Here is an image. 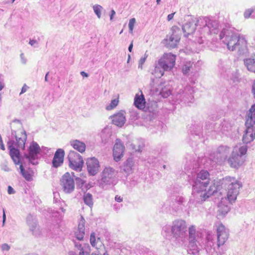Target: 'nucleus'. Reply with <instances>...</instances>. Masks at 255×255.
<instances>
[{
	"mask_svg": "<svg viewBox=\"0 0 255 255\" xmlns=\"http://www.w3.org/2000/svg\"><path fill=\"white\" fill-rule=\"evenodd\" d=\"M244 64L247 69L252 72H255V59L254 58H247L244 60Z\"/></svg>",
	"mask_w": 255,
	"mask_h": 255,
	"instance_id": "2f4dec72",
	"label": "nucleus"
},
{
	"mask_svg": "<svg viewBox=\"0 0 255 255\" xmlns=\"http://www.w3.org/2000/svg\"><path fill=\"white\" fill-rule=\"evenodd\" d=\"M190 69V65H188L187 64H185L183 66V68H182V72H183V74L184 75L188 74L189 73Z\"/></svg>",
	"mask_w": 255,
	"mask_h": 255,
	"instance_id": "c03bdc74",
	"label": "nucleus"
},
{
	"mask_svg": "<svg viewBox=\"0 0 255 255\" xmlns=\"http://www.w3.org/2000/svg\"><path fill=\"white\" fill-rule=\"evenodd\" d=\"M125 149V146L122 141L120 139H117L113 147V153L114 159L116 162L120 161L123 156Z\"/></svg>",
	"mask_w": 255,
	"mask_h": 255,
	"instance_id": "aec40b11",
	"label": "nucleus"
},
{
	"mask_svg": "<svg viewBox=\"0 0 255 255\" xmlns=\"http://www.w3.org/2000/svg\"><path fill=\"white\" fill-rule=\"evenodd\" d=\"M209 26L211 27V34H216L218 32L217 28L218 27V22L216 20H211L208 22Z\"/></svg>",
	"mask_w": 255,
	"mask_h": 255,
	"instance_id": "e433bc0d",
	"label": "nucleus"
},
{
	"mask_svg": "<svg viewBox=\"0 0 255 255\" xmlns=\"http://www.w3.org/2000/svg\"><path fill=\"white\" fill-rule=\"evenodd\" d=\"M75 247L80 251L78 255H89L90 253V248L88 244H81L74 241ZM69 255H76V253L74 252H70Z\"/></svg>",
	"mask_w": 255,
	"mask_h": 255,
	"instance_id": "a878e982",
	"label": "nucleus"
},
{
	"mask_svg": "<svg viewBox=\"0 0 255 255\" xmlns=\"http://www.w3.org/2000/svg\"><path fill=\"white\" fill-rule=\"evenodd\" d=\"M188 246L187 252L190 255H195L199 252V246L202 240V234L196 231L195 227L191 226L188 229Z\"/></svg>",
	"mask_w": 255,
	"mask_h": 255,
	"instance_id": "0eeeda50",
	"label": "nucleus"
},
{
	"mask_svg": "<svg viewBox=\"0 0 255 255\" xmlns=\"http://www.w3.org/2000/svg\"><path fill=\"white\" fill-rule=\"evenodd\" d=\"M4 80L1 77H0V91L1 90L4 88Z\"/></svg>",
	"mask_w": 255,
	"mask_h": 255,
	"instance_id": "6e6d98bb",
	"label": "nucleus"
},
{
	"mask_svg": "<svg viewBox=\"0 0 255 255\" xmlns=\"http://www.w3.org/2000/svg\"><path fill=\"white\" fill-rule=\"evenodd\" d=\"M83 200L85 204L91 207L93 205V197L91 194L87 193L84 194L83 196Z\"/></svg>",
	"mask_w": 255,
	"mask_h": 255,
	"instance_id": "c9c22d12",
	"label": "nucleus"
},
{
	"mask_svg": "<svg viewBox=\"0 0 255 255\" xmlns=\"http://www.w3.org/2000/svg\"><path fill=\"white\" fill-rule=\"evenodd\" d=\"M176 56L171 53H166L158 60L154 69L156 77L160 78L164 71H170L175 64Z\"/></svg>",
	"mask_w": 255,
	"mask_h": 255,
	"instance_id": "423d86ee",
	"label": "nucleus"
},
{
	"mask_svg": "<svg viewBox=\"0 0 255 255\" xmlns=\"http://www.w3.org/2000/svg\"><path fill=\"white\" fill-rule=\"evenodd\" d=\"M102 6L99 4H95L93 6V10L98 18H100L101 16V10Z\"/></svg>",
	"mask_w": 255,
	"mask_h": 255,
	"instance_id": "a19ab883",
	"label": "nucleus"
},
{
	"mask_svg": "<svg viewBox=\"0 0 255 255\" xmlns=\"http://www.w3.org/2000/svg\"><path fill=\"white\" fill-rule=\"evenodd\" d=\"M220 39L227 45L228 48L232 51L238 50L240 55L247 52V43L245 39L240 37L238 34L232 30L224 28L219 35Z\"/></svg>",
	"mask_w": 255,
	"mask_h": 255,
	"instance_id": "f03ea898",
	"label": "nucleus"
},
{
	"mask_svg": "<svg viewBox=\"0 0 255 255\" xmlns=\"http://www.w3.org/2000/svg\"><path fill=\"white\" fill-rule=\"evenodd\" d=\"M172 237L176 244L182 245L186 241L187 225L183 220H176L172 224Z\"/></svg>",
	"mask_w": 255,
	"mask_h": 255,
	"instance_id": "6e6552de",
	"label": "nucleus"
},
{
	"mask_svg": "<svg viewBox=\"0 0 255 255\" xmlns=\"http://www.w3.org/2000/svg\"><path fill=\"white\" fill-rule=\"evenodd\" d=\"M0 149L2 150H5V146L3 144V141L1 135L0 134Z\"/></svg>",
	"mask_w": 255,
	"mask_h": 255,
	"instance_id": "864d4df0",
	"label": "nucleus"
},
{
	"mask_svg": "<svg viewBox=\"0 0 255 255\" xmlns=\"http://www.w3.org/2000/svg\"><path fill=\"white\" fill-rule=\"evenodd\" d=\"M217 119L218 118L217 116L214 115L210 116L206 122L205 128L207 129H211V131H214L217 133H222L223 134L231 129L232 125L227 121L224 120L222 122L213 124V122Z\"/></svg>",
	"mask_w": 255,
	"mask_h": 255,
	"instance_id": "1a4fd4ad",
	"label": "nucleus"
},
{
	"mask_svg": "<svg viewBox=\"0 0 255 255\" xmlns=\"http://www.w3.org/2000/svg\"><path fill=\"white\" fill-rule=\"evenodd\" d=\"M162 234L166 239H170L172 237V226L166 225L162 228Z\"/></svg>",
	"mask_w": 255,
	"mask_h": 255,
	"instance_id": "473e14b6",
	"label": "nucleus"
},
{
	"mask_svg": "<svg viewBox=\"0 0 255 255\" xmlns=\"http://www.w3.org/2000/svg\"><path fill=\"white\" fill-rule=\"evenodd\" d=\"M85 220L84 217L81 216L79 222L77 230L75 232V236L77 240L82 241L85 236Z\"/></svg>",
	"mask_w": 255,
	"mask_h": 255,
	"instance_id": "5701e85b",
	"label": "nucleus"
},
{
	"mask_svg": "<svg viewBox=\"0 0 255 255\" xmlns=\"http://www.w3.org/2000/svg\"><path fill=\"white\" fill-rule=\"evenodd\" d=\"M231 152V148L230 146L221 145L217 148L216 151L210 154V158L213 162L222 164L225 161H227Z\"/></svg>",
	"mask_w": 255,
	"mask_h": 255,
	"instance_id": "9d476101",
	"label": "nucleus"
},
{
	"mask_svg": "<svg viewBox=\"0 0 255 255\" xmlns=\"http://www.w3.org/2000/svg\"><path fill=\"white\" fill-rule=\"evenodd\" d=\"M112 123L113 124L122 127L125 123L126 117L124 114V112L121 111L111 117Z\"/></svg>",
	"mask_w": 255,
	"mask_h": 255,
	"instance_id": "bb28decb",
	"label": "nucleus"
},
{
	"mask_svg": "<svg viewBox=\"0 0 255 255\" xmlns=\"http://www.w3.org/2000/svg\"><path fill=\"white\" fill-rule=\"evenodd\" d=\"M186 22L182 25V29L185 37L193 34L196 28L195 18L191 15L185 16Z\"/></svg>",
	"mask_w": 255,
	"mask_h": 255,
	"instance_id": "2eb2a0df",
	"label": "nucleus"
},
{
	"mask_svg": "<svg viewBox=\"0 0 255 255\" xmlns=\"http://www.w3.org/2000/svg\"><path fill=\"white\" fill-rule=\"evenodd\" d=\"M171 94L170 89L166 87L162 88L160 91V95L164 98L168 97Z\"/></svg>",
	"mask_w": 255,
	"mask_h": 255,
	"instance_id": "4c0bfd02",
	"label": "nucleus"
},
{
	"mask_svg": "<svg viewBox=\"0 0 255 255\" xmlns=\"http://www.w3.org/2000/svg\"><path fill=\"white\" fill-rule=\"evenodd\" d=\"M80 74L83 76V77H88V73H86L84 71H81L80 72Z\"/></svg>",
	"mask_w": 255,
	"mask_h": 255,
	"instance_id": "0e129e2a",
	"label": "nucleus"
},
{
	"mask_svg": "<svg viewBox=\"0 0 255 255\" xmlns=\"http://www.w3.org/2000/svg\"><path fill=\"white\" fill-rule=\"evenodd\" d=\"M171 34L167 36V38L163 40V43L168 48H174L176 47L179 42L181 38V31L179 27L173 26L171 28Z\"/></svg>",
	"mask_w": 255,
	"mask_h": 255,
	"instance_id": "f8f14e48",
	"label": "nucleus"
},
{
	"mask_svg": "<svg viewBox=\"0 0 255 255\" xmlns=\"http://www.w3.org/2000/svg\"><path fill=\"white\" fill-rule=\"evenodd\" d=\"M252 93L254 95V98H255V81L252 86Z\"/></svg>",
	"mask_w": 255,
	"mask_h": 255,
	"instance_id": "e2e57ef3",
	"label": "nucleus"
},
{
	"mask_svg": "<svg viewBox=\"0 0 255 255\" xmlns=\"http://www.w3.org/2000/svg\"><path fill=\"white\" fill-rule=\"evenodd\" d=\"M49 74V72H48L46 74V75H45V79H44L45 82H48V76Z\"/></svg>",
	"mask_w": 255,
	"mask_h": 255,
	"instance_id": "774afa93",
	"label": "nucleus"
},
{
	"mask_svg": "<svg viewBox=\"0 0 255 255\" xmlns=\"http://www.w3.org/2000/svg\"><path fill=\"white\" fill-rule=\"evenodd\" d=\"M40 152L41 148L38 144L33 141L28 148V153L24 154L23 159L27 160L28 164L36 165L38 164L37 159Z\"/></svg>",
	"mask_w": 255,
	"mask_h": 255,
	"instance_id": "9b49d317",
	"label": "nucleus"
},
{
	"mask_svg": "<svg viewBox=\"0 0 255 255\" xmlns=\"http://www.w3.org/2000/svg\"><path fill=\"white\" fill-rule=\"evenodd\" d=\"M26 222L33 235L37 236L40 235V232L37 226V221L35 216L30 214H29L26 218Z\"/></svg>",
	"mask_w": 255,
	"mask_h": 255,
	"instance_id": "412c9836",
	"label": "nucleus"
},
{
	"mask_svg": "<svg viewBox=\"0 0 255 255\" xmlns=\"http://www.w3.org/2000/svg\"><path fill=\"white\" fill-rule=\"evenodd\" d=\"M115 200L118 202H121L123 201V198L121 197V196H119L118 195H116L115 196Z\"/></svg>",
	"mask_w": 255,
	"mask_h": 255,
	"instance_id": "13d9d810",
	"label": "nucleus"
},
{
	"mask_svg": "<svg viewBox=\"0 0 255 255\" xmlns=\"http://www.w3.org/2000/svg\"><path fill=\"white\" fill-rule=\"evenodd\" d=\"M218 210L219 215L225 216L230 211V208L227 205L220 206Z\"/></svg>",
	"mask_w": 255,
	"mask_h": 255,
	"instance_id": "58836bf2",
	"label": "nucleus"
},
{
	"mask_svg": "<svg viewBox=\"0 0 255 255\" xmlns=\"http://www.w3.org/2000/svg\"><path fill=\"white\" fill-rule=\"evenodd\" d=\"M245 126L246 129L242 140L244 143L248 144L255 139V104L247 113Z\"/></svg>",
	"mask_w": 255,
	"mask_h": 255,
	"instance_id": "7ed1b4c3",
	"label": "nucleus"
},
{
	"mask_svg": "<svg viewBox=\"0 0 255 255\" xmlns=\"http://www.w3.org/2000/svg\"><path fill=\"white\" fill-rule=\"evenodd\" d=\"M101 182L105 184L113 183L116 176L115 170L110 167H105L102 173Z\"/></svg>",
	"mask_w": 255,
	"mask_h": 255,
	"instance_id": "dca6fc26",
	"label": "nucleus"
},
{
	"mask_svg": "<svg viewBox=\"0 0 255 255\" xmlns=\"http://www.w3.org/2000/svg\"><path fill=\"white\" fill-rule=\"evenodd\" d=\"M9 155L15 165L21 164L25 162V159L21 157L19 149L17 148H12L10 149Z\"/></svg>",
	"mask_w": 255,
	"mask_h": 255,
	"instance_id": "b1692460",
	"label": "nucleus"
},
{
	"mask_svg": "<svg viewBox=\"0 0 255 255\" xmlns=\"http://www.w3.org/2000/svg\"><path fill=\"white\" fill-rule=\"evenodd\" d=\"M15 144V142L14 140H9L8 142H7V147H8V149L9 150H10V149L12 148H15L14 147V145Z\"/></svg>",
	"mask_w": 255,
	"mask_h": 255,
	"instance_id": "09e8293b",
	"label": "nucleus"
},
{
	"mask_svg": "<svg viewBox=\"0 0 255 255\" xmlns=\"http://www.w3.org/2000/svg\"><path fill=\"white\" fill-rule=\"evenodd\" d=\"M132 47H133V43H132V41L131 42V43L129 44L128 48V50L130 52H131L132 51Z\"/></svg>",
	"mask_w": 255,
	"mask_h": 255,
	"instance_id": "69168bd1",
	"label": "nucleus"
},
{
	"mask_svg": "<svg viewBox=\"0 0 255 255\" xmlns=\"http://www.w3.org/2000/svg\"><path fill=\"white\" fill-rule=\"evenodd\" d=\"M119 100L118 99H114L112 100L111 104L106 107L107 110H111L115 108L118 104Z\"/></svg>",
	"mask_w": 255,
	"mask_h": 255,
	"instance_id": "79ce46f5",
	"label": "nucleus"
},
{
	"mask_svg": "<svg viewBox=\"0 0 255 255\" xmlns=\"http://www.w3.org/2000/svg\"><path fill=\"white\" fill-rule=\"evenodd\" d=\"M253 11L254 9L252 8L246 10L244 12V17L245 18H249Z\"/></svg>",
	"mask_w": 255,
	"mask_h": 255,
	"instance_id": "49530a36",
	"label": "nucleus"
},
{
	"mask_svg": "<svg viewBox=\"0 0 255 255\" xmlns=\"http://www.w3.org/2000/svg\"><path fill=\"white\" fill-rule=\"evenodd\" d=\"M25 162L20 164L19 169L20 170V173L26 180L30 181L32 179V176L28 172L25 170L23 165H25Z\"/></svg>",
	"mask_w": 255,
	"mask_h": 255,
	"instance_id": "72a5a7b5",
	"label": "nucleus"
},
{
	"mask_svg": "<svg viewBox=\"0 0 255 255\" xmlns=\"http://www.w3.org/2000/svg\"><path fill=\"white\" fill-rule=\"evenodd\" d=\"M220 182V190L222 188H227V198L231 203L234 202L239 193V189L242 187V183L237 180L235 178L226 176L218 181Z\"/></svg>",
	"mask_w": 255,
	"mask_h": 255,
	"instance_id": "20e7f679",
	"label": "nucleus"
},
{
	"mask_svg": "<svg viewBox=\"0 0 255 255\" xmlns=\"http://www.w3.org/2000/svg\"><path fill=\"white\" fill-rule=\"evenodd\" d=\"M175 201L178 203L179 205H182L185 201V199L183 197L181 196L177 197Z\"/></svg>",
	"mask_w": 255,
	"mask_h": 255,
	"instance_id": "8fccbe9b",
	"label": "nucleus"
},
{
	"mask_svg": "<svg viewBox=\"0 0 255 255\" xmlns=\"http://www.w3.org/2000/svg\"><path fill=\"white\" fill-rule=\"evenodd\" d=\"M174 14H175V12L168 14L167 16V20L168 21L171 20L173 18Z\"/></svg>",
	"mask_w": 255,
	"mask_h": 255,
	"instance_id": "680f3d73",
	"label": "nucleus"
},
{
	"mask_svg": "<svg viewBox=\"0 0 255 255\" xmlns=\"http://www.w3.org/2000/svg\"><path fill=\"white\" fill-rule=\"evenodd\" d=\"M6 221V215L5 213V210L3 209V214H2V226H4L5 222Z\"/></svg>",
	"mask_w": 255,
	"mask_h": 255,
	"instance_id": "5fc2aeb1",
	"label": "nucleus"
},
{
	"mask_svg": "<svg viewBox=\"0 0 255 255\" xmlns=\"http://www.w3.org/2000/svg\"><path fill=\"white\" fill-rule=\"evenodd\" d=\"M133 165L134 161L133 158L132 157H128L121 166V169L127 174H129L132 171Z\"/></svg>",
	"mask_w": 255,
	"mask_h": 255,
	"instance_id": "cd10ccee",
	"label": "nucleus"
},
{
	"mask_svg": "<svg viewBox=\"0 0 255 255\" xmlns=\"http://www.w3.org/2000/svg\"><path fill=\"white\" fill-rule=\"evenodd\" d=\"M16 145L17 148L21 149H25V144L27 139V134L26 131L24 130L21 132V136L16 137Z\"/></svg>",
	"mask_w": 255,
	"mask_h": 255,
	"instance_id": "c756f323",
	"label": "nucleus"
},
{
	"mask_svg": "<svg viewBox=\"0 0 255 255\" xmlns=\"http://www.w3.org/2000/svg\"><path fill=\"white\" fill-rule=\"evenodd\" d=\"M210 21V19L206 17L195 19L196 27H198L201 33L210 34L211 27L208 24Z\"/></svg>",
	"mask_w": 255,
	"mask_h": 255,
	"instance_id": "f3484780",
	"label": "nucleus"
},
{
	"mask_svg": "<svg viewBox=\"0 0 255 255\" xmlns=\"http://www.w3.org/2000/svg\"><path fill=\"white\" fill-rule=\"evenodd\" d=\"M1 249L2 251H8L10 247L6 244H3L1 246Z\"/></svg>",
	"mask_w": 255,
	"mask_h": 255,
	"instance_id": "3c124183",
	"label": "nucleus"
},
{
	"mask_svg": "<svg viewBox=\"0 0 255 255\" xmlns=\"http://www.w3.org/2000/svg\"><path fill=\"white\" fill-rule=\"evenodd\" d=\"M69 166L70 168L77 171L82 170L84 161L81 155L75 151L71 150L68 155Z\"/></svg>",
	"mask_w": 255,
	"mask_h": 255,
	"instance_id": "ddd939ff",
	"label": "nucleus"
},
{
	"mask_svg": "<svg viewBox=\"0 0 255 255\" xmlns=\"http://www.w3.org/2000/svg\"><path fill=\"white\" fill-rule=\"evenodd\" d=\"M72 176L74 177L77 186L79 188H82L84 185L85 181L83 180L79 177L75 176L74 173H72Z\"/></svg>",
	"mask_w": 255,
	"mask_h": 255,
	"instance_id": "ea45409f",
	"label": "nucleus"
},
{
	"mask_svg": "<svg viewBox=\"0 0 255 255\" xmlns=\"http://www.w3.org/2000/svg\"><path fill=\"white\" fill-rule=\"evenodd\" d=\"M217 245L218 247L223 246L229 237V232L225 227L221 224L217 229Z\"/></svg>",
	"mask_w": 255,
	"mask_h": 255,
	"instance_id": "6ab92c4d",
	"label": "nucleus"
},
{
	"mask_svg": "<svg viewBox=\"0 0 255 255\" xmlns=\"http://www.w3.org/2000/svg\"><path fill=\"white\" fill-rule=\"evenodd\" d=\"M28 88V87L25 84H24L21 89V91L20 94L25 93L27 91Z\"/></svg>",
	"mask_w": 255,
	"mask_h": 255,
	"instance_id": "4d7b16f0",
	"label": "nucleus"
},
{
	"mask_svg": "<svg viewBox=\"0 0 255 255\" xmlns=\"http://www.w3.org/2000/svg\"><path fill=\"white\" fill-rule=\"evenodd\" d=\"M90 243L93 247H95L98 243H102L101 238L96 236L95 233L92 232L90 235Z\"/></svg>",
	"mask_w": 255,
	"mask_h": 255,
	"instance_id": "f704fd0d",
	"label": "nucleus"
},
{
	"mask_svg": "<svg viewBox=\"0 0 255 255\" xmlns=\"http://www.w3.org/2000/svg\"><path fill=\"white\" fill-rule=\"evenodd\" d=\"M193 93V88L190 86H187L185 88L182 94L179 98H181L182 100L185 102H191L194 99Z\"/></svg>",
	"mask_w": 255,
	"mask_h": 255,
	"instance_id": "393cba45",
	"label": "nucleus"
},
{
	"mask_svg": "<svg viewBox=\"0 0 255 255\" xmlns=\"http://www.w3.org/2000/svg\"><path fill=\"white\" fill-rule=\"evenodd\" d=\"M7 192L9 194H12L15 193V191L11 186H8L7 188Z\"/></svg>",
	"mask_w": 255,
	"mask_h": 255,
	"instance_id": "603ef678",
	"label": "nucleus"
},
{
	"mask_svg": "<svg viewBox=\"0 0 255 255\" xmlns=\"http://www.w3.org/2000/svg\"><path fill=\"white\" fill-rule=\"evenodd\" d=\"M29 44L32 46H33L35 48H37L38 47V41L34 39H30Z\"/></svg>",
	"mask_w": 255,
	"mask_h": 255,
	"instance_id": "de8ad7c7",
	"label": "nucleus"
},
{
	"mask_svg": "<svg viewBox=\"0 0 255 255\" xmlns=\"http://www.w3.org/2000/svg\"><path fill=\"white\" fill-rule=\"evenodd\" d=\"M60 185L64 193L70 194L75 189V181L72 176L69 172L65 173L60 180Z\"/></svg>",
	"mask_w": 255,
	"mask_h": 255,
	"instance_id": "4468645a",
	"label": "nucleus"
},
{
	"mask_svg": "<svg viewBox=\"0 0 255 255\" xmlns=\"http://www.w3.org/2000/svg\"><path fill=\"white\" fill-rule=\"evenodd\" d=\"M146 58H147V56H146V54L144 55V57L140 58V59L139 60V62H138V68H140V69L142 68V65L145 62Z\"/></svg>",
	"mask_w": 255,
	"mask_h": 255,
	"instance_id": "a18cd8bd",
	"label": "nucleus"
},
{
	"mask_svg": "<svg viewBox=\"0 0 255 255\" xmlns=\"http://www.w3.org/2000/svg\"><path fill=\"white\" fill-rule=\"evenodd\" d=\"M70 145L76 150L81 153H83L85 151L86 144L84 142L79 140L75 139L71 140Z\"/></svg>",
	"mask_w": 255,
	"mask_h": 255,
	"instance_id": "c85d7f7f",
	"label": "nucleus"
},
{
	"mask_svg": "<svg viewBox=\"0 0 255 255\" xmlns=\"http://www.w3.org/2000/svg\"><path fill=\"white\" fill-rule=\"evenodd\" d=\"M145 101L143 95L139 96L136 94L134 97V105L138 109H142L145 108Z\"/></svg>",
	"mask_w": 255,
	"mask_h": 255,
	"instance_id": "7c9ffc66",
	"label": "nucleus"
},
{
	"mask_svg": "<svg viewBox=\"0 0 255 255\" xmlns=\"http://www.w3.org/2000/svg\"><path fill=\"white\" fill-rule=\"evenodd\" d=\"M192 187V193L189 203L195 206L202 204L215 193L220 191V182L215 181L210 185V174L207 170H202L196 174L189 175L187 179Z\"/></svg>",
	"mask_w": 255,
	"mask_h": 255,
	"instance_id": "f257e3e1",
	"label": "nucleus"
},
{
	"mask_svg": "<svg viewBox=\"0 0 255 255\" xmlns=\"http://www.w3.org/2000/svg\"><path fill=\"white\" fill-rule=\"evenodd\" d=\"M135 22V19L134 18H132L129 20V21L128 23V28H129V32H130V33L132 32V31L133 29V27H134V24Z\"/></svg>",
	"mask_w": 255,
	"mask_h": 255,
	"instance_id": "37998d69",
	"label": "nucleus"
},
{
	"mask_svg": "<svg viewBox=\"0 0 255 255\" xmlns=\"http://www.w3.org/2000/svg\"><path fill=\"white\" fill-rule=\"evenodd\" d=\"M248 146L246 145L239 147H235L228 157L227 162L232 168H239L242 166L246 159Z\"/></svg>",
	"mask_w": 255,
	"mask_h": 255,
	"instance_id": "39448f33",
	"label": "nucleus"
},
{
	"mask_svg": "<svg viewBox=\"0 0 255 255\" xmlns=\"http://www.w3.org/2000/svg\"><path fill=\"white\" fill-rule=\"evenodd\" d=\"M86 164L87 171L90 176H95L99 171V162L95 157L88 158L87 160Z\"/></svg>",
	"mask_w": 255,
	"mask_h": 255,
	"instance_id": "a211bd4d",
	"label": "nucleus"
},
{
	"mask_svg": "<svg viewBox=\"0 0 255 255\" xmlns=\"http://www.w3.org/2000/svg\"><path fill=\"white\" fill-rule=\"evenodd\" d=\"M64 155L65 151L63 149L58 148L57 149L52 159V166L54 168L60 166L63 163Z\"/></svg>",
	"mask_w": 255,
	"mask_h": 255,
	"instance_id": "4be33fe9",
	"label": "nucleus"
},
{
	"mask_svg": "<svg viewBox=\"0 0 255 255\" xmlns=\"http://www.w3.org/2000/svg\"><path fill=\"white\" fill-rule=\"evenodd\" d=\"M20 58H21V62L23 63V64H25L26 62V59L24 57V54L23 53H21L20 54Z\"/></svg>",
	"mask_w": 255,
	"mask_h": 255,
	"instance_id": "bf43d9fd",
	"label": "nucleus"
},
{
	"mask_svg": "<svg viewBox=\"0 0 255 255\" xmlns=\"http://www.w3.org/2000/svg\"><path fill=\"white\" fill-rule=\"evenodd\" d=\"M11 136L14 137L16 138L17 137L16 135V131L15 130H11Z\"/></svg>",
	"mask_w": 255,
	"mask_h": 255,
	"instance_id": "338daca9",
	"label": "nucleus"
},
{
	"mask_svg": "<svg viewBox=\"0 0 255 255\" xmlns=\"http://www.w3.org/2000/svg\"><path fill=\"white\" fill-rule=\"evenodd\" d=\"M116 12L114 10L112 9L111 11V14H110V20H113V17L115 15Z\"/></svg>",
	"mask_w": 255,
	"mask_h": 255,
	"instance_id": "052dcab7",
	"label": "nucleus"
}]
</instances>
